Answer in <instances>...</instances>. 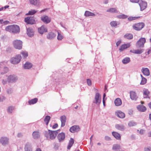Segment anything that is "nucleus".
Listing matches in <instances>:
<instances>
[{
	"label": "nucleus",
	"instance_id": "nucleus-1",
	"mask_svg": "<svg viewBox=\"0 0 151 151\" xmlns=\"http://www.w3.org/2000/svg\"><path fill=\"white\" fill-rule=\"evenodd\" d=\"M6 31L14 33H19L20 31L19 27L17 25L13 24L6 27L5 28Z\"/></svg>",
	"mask_w": 151,
	"mask_h": 151
},
{
	"label": "nucleus",
	"instance_id": "nucleus-2",
	"mask_svg": "<svg viewBox=\"0 0 151 151\" xmlns=\"http://www.w3.org/2000/svg\"><path fill=\"white\" fill-rule=\"evenodd\" d=\"M58 134V131H51L50 130H48V132H45V135L47 138H48L49 137L51 139H54Z\"/></svg>",
	"mask_w": 151,
	"mask_h": 151
},
{
	"label": "nucleus",
	"instance_id": "nucleus-3",
	"mask_svg": "<svg viewBox=\"0 0 151 151\" xmlns=\"http://www.w3.org/2000/svg\"><path fill=\"white\" fill-rule=\"evenodd\" d=\"M13 45L15 48L21 50L22 47V42L19 40H15L13 42Z\"/></svg>",
	"mask_w": 151,
	"mask_h": 151
},
{
	"label": "nucleus",
	"instance_id": "nucleus-4",
	"mask_svg": "<svg viewBox=\"0 0 151 151\" xmlns=\"http://www.w3.org/2000/svg\"><path fill=\"white\" fill-rule=\"evenodd\" d=\"M22 57L19 54L16 55L14 57L12 58L10 60L11 63L13 64H17L19 63Z\"/></svg>",
	"mask_w": 151,
	"mask_h": 151
},
{
	"label": "nucleus",
	"instance_id": "nucleus-5",
	"mask_svg": "<svg viewBox=\"0 0 151 151\" xmlns=\"http://www.w3.org/2000/svg\"><path fill=\"white\" fill-rule=\"evenodd\" d=\"M146 42L145 39L144 38H141L137 41L136 46L137 47L143 48L144 47V44Z\"/></svg>",
	"mask_w": 151,
	"mask_h": 151
},
{
	"label": "nucleus",
	"instance_id": "nucleus-6",
	"mask_svg": "<svg viewBox=\"0 0 151 151\" xmlns=\"http://www.w3.org/2000/svg\"><path fill=\"white\" fill-rule=\"evenodd\" d=\"M144 26V23L143 22H140L134 24L132 26V27L134 29L139 31L141 30Z\"/></svg>",
	"mask_w": 151,
	"mask_h": 151
},
{
	"label": "nucleus",
	"instance_id": "nucleus-7",
	"mask_svg": "<svg viewBox=\"0 0 151 151\" xmlns=\"http://www.w3.org/2000/svg\"><path fill=\"white\" fill-rule=\"evenodd\" d=\"M101 102V96L99 93H96L95 96L94 100L93 101V103L96 104L99 106L100 105Z\"/></svg>",
	"mask_w": 151,
	"mask_h": 151
},
{
	"label": "nucleus",
	"instance_id": "nucleus-8",
	"mask_svg": "<svg viewBox=\"0 0 151 151\" xmlns=\"http://www.w3.org/2000/svg\"><path fill=\"white\" fill-rule=\"evenodd\" d=\"M18 79L17 77L15 74H11L8 76L7 80L9 83H13L16 82Z\"/></svg>",
	"mask_w": 151,
	"mask_h": 151
},
{
	"label": "nucleus",
	"instance_id": "nucleus-9",
	"mask_svg": "<svg viewBox=\"0 0 151 151\" xmlns=\"http://www.w3.org/2000/svg\"><path fill=\"white\" fill-rule=\"evenodd\" d=\"M140 7V11H143L147 7V3L142 0H140L138 3Z\"/></svg>",
	"mask_w": 151,
	"mask_h": 151
},
{
	"label": "nucleus",
	"instance_id": "nucleus-10",
	"mask_svg": "<svg viewBox=\"0 0 151 151\" xmlns=\"http://www.w3.org/2000/svg\"><path fill=\"white\" fill-rule=\"evenodd\" d=\"M9 139L7 137H3L0 138V143L3 145H8L9 143Z\"/></svg>",
	"mask_w": 151,
	"mask_h": 151
},
{
	"label": "nucleus",
	"instance_id": "nucleus-11",
	"mask_svg": "<svg viewBox=\"0 0 151 151\" xmlns=\"http://www.w3.org/2000/svg\"><path fill=\"white\" fill-rule=\"evenodd\" d=\"M25 22L28 24H33L35 22V21L32 17H27L24 19Z\"/></svg>",
	"mask_w": 151,
	"mask_h": 151
},
{
	"label": "nucleus",
	"instance_id": "nucleus-12",
	"mask_svg": "<svg viewBox=\"0 0 151 151\" xmlns=\"http://www.w3.org/2000/svg\"><path fill=\"white\" fill-rule=\"evenodd\" d=\"M24 150V151H32L31 144L28 142L26 143L25 145Z\"/></svg>",
	"mask_w": 151,
	"mask_h": 151
},
{
	"label": "nucleus",
	"instance_id": "nucleus-13",
	"mask_svg": "<svg viewBox=\"0 0 151 151\" xmlns=\"http://www.w3.org/2000/svg\"><path fill=\"white\" fill-rule=\"evenodd\" d=\"M30 4L37 7H40L41 5L40 2L39 0H29Z\"/></svg>",
	"mask_w": 151,
	"mask_h": 151
},
{
	"label": "nucleus",
	"instance_id": "nucleus-14",
	"mask_svg": "<svg viewBox=\"0 0 151 151\" xmlns=\"http://www.w3.org/2000/svg\"><path fill=\"white\" fill-rule=\"evenodd\" d=\"M41 20L45 23L48 24L50 22V19L46 15L43 16L41 17Z\"/></svg>",
	"mask_w": 151,
	"mask_h": 151
},
{
	"label": "nucleus",
	"instance_id": "nucleus-15",
	"mask_svg": "<svg viewBox=\"0 0 151 151\" xmlns=\"http://www.w3.org/2000/svg\"><path fill=\"white\" fill-rule=\"evenodd\" d=\"M130 97L131 99L133 100H136L138 97L136 93L134 91H131L130 92Z\"/></svg>",
	"mask_w": 151,
	"mask_h": 151
},
{
	"label": "nucleus",
	"instance_id": "nucleus-16",
	"mask_svg": "<svg viewBox=\"0 0 151 151\" xmlns=\"http://www.w3.org/2000/svg\"><path fill=\"white\" fill-rule=\"evenodd\" d=\"M39 32L42 35L44 32H47V29L45 25H42L41 27L38 28Z\"/></svg>",
	"mask_w": 151,
	"mask_h": 151
},
{
	"label": "nucleus",
	"instance_id": "nucleus-17",
	"mask_svg": "<svg viewBox=\"0 0 151 151\" xmlns=\"http://www.w3.org/2000/svg\"><path fill=\"white\" fill-rule=\"evenodd\" d=\"M27 33L29 37H32L34 35V31L32 28H28L27 29Z\"/></svg>",
	"mask_w": 151,
	"mask_h": 151
},
{
	"label": "nucleus",
	"instance_id": "nucleus-18",
	"mask_svg": "<svg viewBox=\"0 0 151 151\" xmlns=\"http://www.w3.org/2000/svg\"><path fill=\"white\" fill-rule=\"evenodd\" d=\"M79 127L77 125L73 126L71 127L70 129V131L72 133H74L77 132L79 131Z\"/></svg>",
	"mask_w": 151,
	"mask_h": 151
},
{
	"label": "nucleus",
	"instance_id": "nucleus-19",
	"mask_svg": "<svg viewBox=\"0 0 151 151\" xmlns=\"http://www.w3.org/2000/svg\"><path fill=\"white\" fill-rule=\"evenodd\" d=\"M115 115L119 118L123 119L125 117V114L121 111L118 110L116 111Z\"/></svg>",
	"mask_w": 151,
	"mask_h": 151
},
{
	"label": "nucleus",
	"instance_id": "nucleus-20",
	"mask_svg": "<svg viewBox=\"0 0 151 151\" xmlns=\"http://www.w3.org/2000/svg\"><path fill=\"white\" fill-rule=\"evenodd\" d=\"M65 138V135L64 133H59L58 136V138L59 142L63 141Z\"/></svg>",
	"mask_w": 151,
	"mask_h": 151
},
{
	"label": "nucleus",
	"instance_id": "nucleus-21",
	"mask_svg": "<svg viewBox=\"0 0 151 151\" xmlns=\"http://www.w3.org/2000/svg\"><path fill=\"white\" fill-rule=\"evenodd\" d=\"M32 136L33 139H37L40 137V132L38 131H34L32 133Z\"/></svg>",
	"mask_w": 151,
	"mask_h": 151
},
{
	"label": "nucleus",
	"instance_id": "nucleus-22",
	"mask_svg": "<svg viewBox=\"0 0 151 151\" xmlns=\"http://www.w3.org/2000/svg\"><path fill=\"white\" fill-rule=\"evenodd\" d=\"M114 103L115 105L117 106H121L122 103V100L119 98H117L114 101Z\"/></svg>",
	"mask_w": 151,
	"mask_h": 151
},
{
	"label": "nucleus",
	"instance_id": "nucleus-23",
	"mask_svg": "<svg viewBox=\"0 0 151 151\" xmlns=\"http://www.w3.org/2000/svg\"><path fill=\"white\" fill-rule=\"evenodd\" d=\"M84 15L86 17H94L96 15L94 13L88 11L85 12Z\"/></svg>",
	"mask_w": 151,
	"mask_h": 151
},
{
	"label": "nucleus",
	"instance_id": "nucleus-24",
	"mask_svg": "<svg viewBox=\"0 0 151 151\" xmlns=\"http://www.w3.org/2000/svg\"><path fill=\"white\" fill-rule=\"evenodd\" d=\"M116 129L121 131H123L124 130L125 128L123 124H116L115 126Z\"/></svg>",
	"mask_w": 151,
	"mask_h": 151
},
{
	"label": "nucleus",
	"instance_id": "nucleus-25",
	"mask_svg": "<svg viewBox=\"0 0 151 151\" xmlns=\"http://www.w3.org/2000/svg\"><path fill=\"white\" fill-rule=\"evenodd\" d=\"M138 110L141 112H145L146 110V107L142 105H139L137 107Z\"/></svg>",
	"mask_w": 151,
	"mask_h": 151
},
{
	"label": "nucleus",
	"instance_id": "nucleus-26",
	"mask_svg": "<svg viewBox=\"0 0 151 151\" xmlns=\"http://www.w3.org/2000/svg\"><path fill=\"white\" fill-rule=\"evenodd\" d=\"M130 46L129 43L122 45L120 47L119 50L120 52L122 51L123 50L129 47Z\"/></svg>",
	"mask_w": 151,
	"mask_h": 151
},
{
	"label": "nucleus",
	"instance_id": "nucleus-27",
	"mask_svg": "<svg viewBox=\"0 0 151 151\" xmlns=\"http://www.w3.org/2000/svg\"><path fill=\"white\" fill-rule=\"evenodd\" d=\"M60 121L61 123V127H63L65 125L66 117L65 116H63L60 117Z\"/></svg>",
	"mask_w": 151,
	"mask_h": 151
},
{
	"label": "nucleus",
	"instance_id": "nucleus-28",
	"mask_svg": "<svg viewBox=\"0 0 151 151\" xmlns=\"http://www.w3.org/2000/svg\"><path fill=\"white\" fill-rule=\"evenodd\" d=\"M141 71L143 74L145 76H148L150 75L149 70L147 68H142Z\"/></svg>",
	"mask_w": 151,
	"mask_h": 151
},
{
	"label": "nucleus",
	"instance_id": "nucleus-29",
	"mask_svg": "<svg viewBox=\"0 0 151 151\" xmlns=\"http://www.w3.org/2000/svg\"><path fill=\"white\" fill-rule=\"evenodd\" d=\"M24 68L25 69H29L32 67V64L28 62H26L24 65Z\"/></svg>",
	"mask_w": 151,
	"mask_h": 151
},
{
	"label": "nucleus",
	"instance_id": "nucleus-30",
	"mask_svg": "<svg viewBox=\"0 0 151 151\" xmlns=\"http://www.w3.org/2000/svg\"><path fill=\"white\" fill-rule=\"evenodd\" d=\"M56 36V35L52 32L49 33L47 35V38L50 40H51L54 38Z\"/></svg>",
	"mask_w": 151,
	"mask_h": 151
},
{
	"label": "nucleus",
	"instance_id": "nucleus-31",
	"mask_svg": "<svg viewBox=\"0 0 151 151\" xmlns=\"http://www.w3.org/2000/svg\"><path fill=\"white\" fill-rule=\"evenodd\" d=\"M131 61L129 57H125L122 60V63L124 64H126L129 63Z\"/></svg>",
	"mask_w": 151,
	"mask_h": 151
},
{
	"label": "nucleus",
	"instance_id": "nucleus-32",
	"mask_svg": "<svg viewBox=\"0 0 151 151\" xmlns=\"http://www.w3.org/2000/svg\"><path fill=\"white\" fill-rule=\"evenodd\" d=\"M112 135L117 139L119 140L121 139V136L118 133L116 132H113L112 133Z\"/></svg>",
	"mask_w": 151,
	"mask_h": 151
},
{
	"label": "nucleus",
	"instance_id": "nucleus-33",
	"mask_svg": "<svg viewBox=\"0 0 151 151\" xmlns=\"http://www.w3.org/2000/svg\"><path fill=\"white\" fill-rule=\"evenodd\" d=\"M124 38L128 40H131L132 39L133 36L131 34L127 33L124 35Z\"/></svg>",
	"mask_w": 151,
	"mask_h": 151
},
{
	"label": "nucleus",
	"instance_id": "nucleus-34",
	"mask_svg": "<svg viewBox=\"0 0 151 151\" xmlns=\"http://www.w3.org/2000/svg\"><path fill=\"white\" fill-rule=\"evenodd\" d=\"M121 149V147L119 145L117 144H115L113 145L112 149L114 151H118Z\"/></svg>",
	"mask_w": 151,
	"mask_h": 151
},
{
	"label": "nucleus",
	"instance_id": "nucleus-35",
	"mask_svg": "<svg viewBox=\"0 0 151 151\" xmlns=\"http://www.w3.org/2000/svg\"><path fill=\"white\" fill-rule=\"evenodd\" d=\"M144 51L143 49H139L135 50L133 51L130 50V52L136 54H141L144 52Z\"/></svg>",
	"mask_w": 151,
	"mask_h": 151
},
{
	"label": "nucleus",
	"instance_id": "nucleus-36",
	"mask_svg": "<svg viewBox=\"0 0 151 151\" xmlns=\"http://www.w3.org/2000/svg\"><path fill=\"white\" fill-rule=\"evenodd\" d=\"M74 140L72 138H70L68 143V145L67 146L68 149L69 150L72 146L73 144L74 143Z\"/></svg>",
	"mask_w": 151,
	"mask_h": 151
},
{
	"label": "nucleus",
	"instance_id": "nucleus-37",
	"mask_svg": "<svg viewBox=\"0 0 151 151\" xmlns=\"http://www.w3.org/2000/svg\"><path fill=\"white\" fill-rule=\"evenodd\" d=\"M38 99L37 98H35L28 101V103L29 105L33 104H36L37 101Z\"/></svg>",
	"mask_w": 151,
	"mask_h": 151
},
{
	"label": "nucleus",
	"instance_id": "nucleus-38",
	"mask_svg": "<svg viewBox=\"0 0 151 151\" xmlns=\"http://www.w3.org/2000/svg\"><path fill=\"white\" fill-rule=\"evenodd\" d=\"M119 24V22L116 21H113L110 23V24L111 27H116Z\"/></svg>",
	"mask_w": 151,
	"mask_h": 151
},
{
	"label": "nucleus",
	"instance_id": "nucleus-39",
	"mask_svg": "<svg viewBox=\"0 0 151 151\" xmlns=\"http://www.w3.org/2000/svg\"><path fill=\"white\" fill-rule=\"evenodd\" d=\"M150 92L147 89H146L144 91L143 95H144V98H150L148 96V95L149 94Z\"/></svg>",
	"mask_w": 151,
	"mask_h": 151
},
{
	"label": "nucleus",
	"instance_id": "nucleus-40",
	"mask_svg": "<svg viewBox=\"0 0 151 151\" xmlns=\"http://www.w3.org/2000/svg\"><path fill=\"white\" fill-rule=\"evenodd\" d=\"M107 12H110L111 13H117L118 12L116 9L115 8H111L108 9L107 10Z\"/></svg>",
	"mask_w": 151,
	"mask_h": 151
},
{
	"label": "nucleus",
	"instance_id": "nucleus-41",
	"mask_svg": "<svg viewBox=\"0 0 151 151\" xmlns=\"http://www.w3.org/2000/svg\"><path fill=\"white\" fill-rule=\"evenodd\" d=\"M15 109L14 106H9L7 109V111L9 113H12V111Z\"/></svg>",
	"mask_w": 151,
	"mask_h": 151
},
{
	"label": "nucleus",
	"instance_id": "nucleus-42",
	"mask_svg": "<svg viewBox=\"0 0 151 151\" xmlns=\"http://www.w3.org/2000/svg\"><path fill=\"white\" fill-rule=\"evenodd\" d=\"M137 124V123L133 121L129 122L128 123V125L130 127L135 126Z\"/></svg>",
	"mask_w": 151,
	"mask_h": 151
},
{
	"label": "nucleus",
	"instance_id": "nucleus-43",
	"mask_svg": "<svg viewBox=\"0 0 151 151\" xmlns=\"http://www.w3.org/2000/svg\"><path fill=\"white\" fill-rule=\"evenodd\" d=\"M50 119V117L49 116H45L44 119V121L47 125H48Z\"/></svg>",
	"mask_w": 151,
	"mask_h": 151
},
{
	"label": "nucleus",
	"instance_id": "nucleus-44",
	"mask_svg": "<svg viewBox=\"0 0 151 151\" xmlns=\"http://www.w3.org/2000/svg\"><path fill=\"white\" fill-rule=\"evenodd\" d=\"M58 36L57 39L59 40H61L63 38L62 35L61 34L60 31H58Z\"/></svg>",
	"mask_w": 151,
	"mask_h": 151
},
{
	"label": "nucleus",
	"instance_id": "nucleus-45",
	"mask_svg": "<svg viewBox=\"0 0 151 151\" xmlns=\"http://www.w3.org/2000/svg\"><path fill=\"white\" fill-rule=\"evenodd\" d=\"M37 12V11L34 9H32L29 11L28 13L26 14V15H32L35 14Z\"/></svg>",
	"mask_w": 151,
	"mask_h": 151
},
{
	"label": "nucleus",
	"instance_id": "nucleus-46",
	"mask_svg": "<svg viewBox=\"0 0 151 151\" xmlns=\"http://www.w3.org/2000/svg\"><path fill=\"white\" fill-rule=\"evenodd\" d=\"M128 16L124 14H122L117 16V17L120 19H125L127 18Z\"/></svg>",
	"mask_w": 151,
	"mask_h": 151
},
{
	"label": "nucleus",
	"instance_id": "nucleus-47",
	"mask_svg": "<svg viewBox=\"0 0 151 151\" xmlns=\"http://www.w3.org/2000/svg\"><path fill=\"white\" fill-rule=\"evenodd\" d=\"M140 17H129L128 18V19L129 21H132V20L137 19L139 18H140Z\"/></svg>",
	"mask_w": 151,
	"mask_h": 151
},
{
	"label": "nucleus",
	"instance_id": "nucleus-48",
	"mask_svg": "<svg viewBox=\"0 0 151 151\" xmlns=\"http://www.w3.org/2000/svg\"><path fill=\"white\" fill-rule=\"evenodd\" d=\"M21 53L24 58L27 57L28 56L27 52L26 51H22L21 52Z\"/></svg>",
	"mask_w": 151,
	"mask_h": 151
},
{
	"label": "nucleus",
	"instance_id": "nucleus-49",
	"mask_svg": "<svg viewBox=\"0 0 151 151\" xmlns=\"http://www.w3.org/2000/svg\"><path fill=\"white\" fill-rule=\"evenodd\" d=\"M9 68L7 67H5L3 68V71L1 73V74H4L8 72Z\"/></svg>",
	"mask_w": 151,
	"mask_h": 151
},
{
	"label": "nucleus",
	"instance_id": "nucleus-50",
	"mask_svg": "<svg viewBox=\"0 0 151 151\" xmlns=\"http://www.w3.org/2000/svg\"><path fill=\"white\" fill-rule=\"evenodd\" d=\"M147 81V79L145 78H143L142 79V80L140 83L141 85H144L146 83Z\"/></svg>",
	"mask_w": 151,
	"mask_h": 151
},
{
	"label": "nucleus",
	"instance_id": "nucleus-51",
	"mask_svg": "<svg viewBox=\"0 0 151 151\" xmlns=\"http://www.w3.org/2000/svg\"><path fill=\"white\" fill-rule=\"evenodd\" d=\"M87 84L89 86H91V80L89 79H87Z\"/></svg>",
	"mask_w": 151,
	"mask_h": 151
},
{
	"label": "nucleus",
	"instance_id": "nucleus-52",
	"mask_svg": "<svg viewBox=\"0 0 151 151\" xmlns=\"http://www.w3.org/2000/svg\"><path fill=\"white\" fill-rule=\"evenodd\" d=\"M105 139L106 141H110L111 140V138L107 136H105Z\"/></svg>",
	"mask_w": 151,
	"mask_h": 151
},
{
	"label": "nucleus",
	"instance_id": "nucleus-53",
	"mask_svg": "<svg viewBox=\"0 0 151 151\" xmlns=\"http://www.w3.org/2000/svg\"><path fill=\"white\" fill-rule=\"evenodd\" d=\"M140 0H130V1L132 3H138Z\"/></svg>",
	"mask_w": 151,
	"mask_h": 151
},
{
	"label": "nucleus",
	"instance_id": "nucleus-54",
	"mask_svg": "<svg viewBox=\"0 0 151 151\" xmlns=\"http://www.w3.org/2000/svg\"><path fill=\"white\" fill-rule=\"evenodd\" d=\"M23 136V134L21 133H19L17 134V136L18 137H21Z\"/></svg>",
	"mask_w": 151,
	"mask_h": 151
},
{
	"label": "nucleus",
	"instance_id": "nucleus-55",
	"mask_svg": "<svg viewBox=\"0 0 151 151\" xmlns=\"http://www.w3.org/2000/svg\"><path fill=\"white\" fill-rule=\"evenodd\" d=\"M121 43V41L119 40L116 43V45L118 47Z\"/></svg>",
	"mask_w": 151,
	"mask_h": 151
},
{
	"label": "nucleus",
	"instance_id": "nucleus-56",
	"mask_svg": "<svg viewBox=\"0 0 151 151\" xmlns=\"http://www.w3.org/2000/svg\"><path fill=\"white\" fill-rule=\"evenodd\" d=\"M145 132V130L143 129H141L139 132V133L141 134H143Z\"/></svg>",
	"mask_w": 151,
	"mask_h": 151
},
{
	"label": "nucleus",
	"instance_id": "nucleus-57",
	"mask_svg": "<svg viewBox=\"0 0 151 151\" xmlns=\"http://www.w3.org/2000/svg\"><path fill=\"white\" fill-rule=\"evenodd\" d=\"M58 126V124H55L53 126L52 128L53 129H55L56 127H57Z\"/></svg>",
	"mask_w": 151,
	"mask_h": 151
},
{
	"label": "nucleus",
	"instance_id": "nucleus-58",
	"mask_svg": "<svg viewBox=\"0 0 151 151\" xmlns=\"http://www.w3.org/2000/svg\"><path fill=\"white\" fill-rule=\"evenodd\" d=\"M6 80H3L2 81V83L3 84H5L6 83Z\"/></svg>",
	"mask_w": 151,
	"mask_h": 151
},
{
	"label": "nucleus",
	"instance_id": "nucleus-59",
	"mask_svg": "<svg viewBox=\"0 0 151 151\" xmlns=\"http://www.w3.org/2000/svg\"><path fill=\"white\" fill-rule=\"evenodd\" d=\"M150 149L148 148H145L144 149V151H150Z\"/></svg>",
	"mask_w": 151,
	"mask_h": 151
},
{
	"label": "nucleus",
	"instance_id": "nucleus-60",
	"mask_svg": "<svg viewBox=\"0 0 151 151\" xmlns=\"http://www.w3.org/2000/svg\"><path fill=\"white\" fill-rule=\"evenodd\" d=\"M7 22V21H6L5 22H3V19H0V22L2 24L3 23H6V22Z\"/></svg>",
	"mask_w": 151,
	"mask_h": 151
},
{
	"label": "nucleus",
	"instance_id": "nucleus-61",
	"mask_svg": "<svg viewBox=\"0 0 151 151\" xmlns=\"http://www.w3.org/2000/svg\"><path fill=\"white\" fill-rule=\"evenodd\" d=\"M148 136L149 137H151V131L148 133Z\"/></svg>",
	"mask_w": 151,
	"mask_h": 151
},
{
	"label": "nucleus",
	"instance_id": "nucleus-62",
	"mask_svg": "<svg viewBox=\"0 0 151 151\" xmlns=\"http://www.w3.org/2000/svg\"><path fill=\"white\" fill-rule=\"evenodd\" d=\"M35 151H42V150L40 148H38Z\"/></svg>",
	"mask_w": 151,
	"mask_h": 151
},
{
	"label": "nucleus",
	"instance_id": "nucleus-63",
	"mask_svg": "<svg viewBox=\"0 0 151 151\" xmlns=\"http://www.w3.org/2000/svg\"><path fill=\"white\" fill-rule=\"evenodd\" d=\"M148 106L149 107V108L150 109H151V102L149 103V104H148Z\"/></svg>",
	"mask_w": 151,
	"mask_h": 151
},
{
	"label": "nucleus",
	"instance_id": "nucleus-64",
	"mask_svg": "<svg viewBox=\"0 0 151 151\" xmlns=\"http://www.w3.org/2000/svg\"><path fill=\"white\" fill-rule=\"evenodd\" d=\"M149 118L150 120L151 121V113H150L149 114Z\"/></svg>",
	"mask_w": 151,
	"mask_h": 151
}]
</instances>
